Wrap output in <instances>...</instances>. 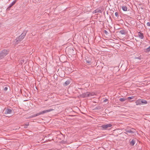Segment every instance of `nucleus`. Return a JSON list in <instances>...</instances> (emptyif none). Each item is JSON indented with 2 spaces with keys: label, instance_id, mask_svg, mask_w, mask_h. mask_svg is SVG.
Listing matches in <instances>:
<instances>
[{
  "label": "nucleus",
  "instance_id": "obj_25",
  "mask_svg": "<svg viewBox=\"0 0 150 150\" xmlns=\"http://www.w3.org/2000/svg\"><path fill=\"white\" fill-rule=\"evenodd\" d=\"M86 62H87V63H88V64H90L91 63V62L89 61H87Z\"/></svg>",
  "mask_w": 150,
  "mask_h": 150
},
{
  "label": "nucleus",
  "instance_id": "obj_14",
  "mask_svg": "<svg viewBox=\"0 0 150 150\" xmlns=\"http://www.w3.org/2000/svg\"><path fill=\"white\" fill-rule=\"evenodd\" d=\"M141 102H142V104H146L147 103V101L144 99H141Z\"/></svg>",
  "mask_w": 150,
  "mask_h": 150
},
{
  "label": "nucleus",
  "instance_id": "obj_6",
  "mask_svg": "<svg viewBox=\"0 0 150 150\" xmlns=\"http://www.w3.org/2000/svg\"><path fill=\"white\" fill-rule=\"evenodd\" d=\"M112 126L111 124H108L106 125H103L101 126L102 129H105L109 127H111Z\"/></svg>",
  "mask_w": 150,
  "mask_h": 150
},
{
  "label": "nucleus",
  "instance_id": "obj_16",
  "mask_svg": "<svg viewBox=\"0 0 150 150\" xmlns=\"http://www.w3.org/2000/svg\"><path fill=\"white\" fill-rule=\"evenodd\" d=\"M127 99L125 98H120L119 99V100L121 102H124Z\"/></svg>",
  "mask_w": 150,
  "mask_h": 150
},
{
  "label": "nucleus",
  "instance_id": "obj_28",
  "mask_svg": "<svg viewBox=\"0 0 150 150\" xmlns=\"http://www.w3.org/2000/svg\"><path fill=\"white\" fill-rule=\"evenodd\" d=\"M126 134H128L127 133H126Z\"/></svg>",
  "mask_w": 150,
  "mask_h": 150
},
{
  "label": "nucleus",
  "instance_id": "obj_9",
  "mask_svg": "<svg viewBox=\"0 0 150 150\" xmlns=\"http://www.w3.org/2000/svg\"><path fill=\"white\" fill-rule=\"evenodd\" d=\"M134 130H135L134 129L132 128L131 129L126 130L125 131L127 133H128H128H131H131H134V132H135Z\"/></svg>",
  "mask_w": 150,
  "mask_h": 150
},
{
  "label": "nucleus",
  "instance_id": "obj_21",
  "mask_svg": "<svg viewBox=\"0 0 150 150\" xmlns=\"http://www.w3.org/2000/svg\"><path fill=\"white\" fill-rule=\"evenodd\" d=\"M146 25L150 27V23L149 22H147L146 23Z\"/></svg>",
  "mask_w": 150,
  "mask_h": 150
},
{
  "label": "nucleus",
  "instance_id": "obj_11",
  "mask_svg": "<svg viewBox=\"0 0 150 150\" xmlns=\"http://www.w3.org/2000/svg\"><path fill=\"white\" fill-rule=\"evenodd\" d=\"M136 103L137 105L142 104L141 99H139L137 100Z\"/></svg>",
  "mask_w": 150,
  "mask_h": 150
},
{
  "label": "nucleus",
  "instance_id": "obj_2",
  "mask_svg": "<svg viewBox=\"0 0 150 150\" xmlns=\"http://www.w3.org/2000/svg\"><path fill=\"white\" fill-rule=\"evenodd\" d=\"M94 95H95V93H94L87 92L82 93L80 95V96L81 97L83 98H85L89 97L92 96H93Z\"/></svg>",
  "mask_w": 150,
  "mask_h": 150
},
{
  "label": "nucleus",
  "instance_id": "obj_1",
  "mask_svg": "<svg viewBox=\"0 0 150 150\" xmlns=\"http://www.w3.org/2000/svg\"><path fill=\"white\" fill-rule=\"evenodd\" d=\"M54 110V109H50L49 110H45L42 111L41 112L38 113L35 115H33L31 116L30 117V118H32L33 117H35V116H38V115H40L43 114H44L45 113L52 111Z\"/></svg>",
  "mask_w": 150,
  "mask_h": 150
},
{
  "label": "nucleus",
  "instance_id": "obj_4",
  "mask_svg": "<svg viewBox=\"0 0 150 150\" xmlns=\"http://www.w3.org/2000/svg\"><path fill=\"white\" fill-rule=\"evenodd\" d=\"M3 112H4V113L5 114H8L11 113L12 110L10 109L5 108Z\"/></svg>",
  "mask_w": 150,
  "mask_h": 150
},
{
  "label": "nucleus",
  "instance_id": "obj_27",
  "mask_svg": "<svg viewBox=\"0 0 150 150\" xmlns=\"http://www.w3.org/2000/svg\"><path fill=\"white\" fill-rule=\"evenodd\" d=\"M106 32H107V31H105V33H106Z\"/></svg>",
  "mask_w": 150,
  "mask_h": 150
},
{
  "label": "nucleus",
  "instance_id": "obj_7",
  "mask_svg": "<svg viewBox=\"0 0 150 150\" xmlns=\"http://www.w3.org/2000/svg\"><path fill=\"white\" fill-rule=\"evenodd\" d=\"M25 35V33H22L20 36H19L18 38L17 39V41H18V40L21 41L24 38Z\"/></svg>",
  "mask_w": 150,
  "mask_h": 150
},
{
  "label": "nucleus",
  "instance_id": "obj_19",
  "mask_svg": "<svg viewBox=\"0 0 150 150\" xmlns=\"http://www.w3.org/2000/svg\"><path fill=\"white\" fill-rule=\"evenodd\" d=\"M120 33L122 34H125V32L123 30H120Z\"/></svg>",
  "mask_w": 150,
  "mask_h": 150
},
{
  "label": "nucleus",
  "instance_id": "obj_12",
  "mask_svg": "<svg viewBox=\"0 0 150 150\" xmlns=\"http://www.w3.org/2000/svg\"><path fill=\"white\" fill-rule=\"evenodd\" d=\"M144 52L146 53H148L150 51V46H149L147 48L145 49L144 50Z\"/></svg>",
  "mask_w": 150,
  "mask_h": 150
},
{
  "label": "nucleus",
  "instance_id": "obj_8",
  "mask_svg": "<svg viewBox=\"0 0 150 150\" xmlns=\"http://www.w3.org/2000/svg\"><path fill=\"white\" fill-rule=\"evenodd\" d=\"M16 2V1H13L11 4L7 8L6 11H8L10 10L11 7L13 6Z\"/></svg>",
  "mask_w": 150,
  "mask_h": 150
},
{
  "label": "nucleus",
  "instance_id": "obj_18",
  "mask_svg": "<svg viewBox=\"0 0 150 150\" xmlns=\"http://www.w3.org/2000/svg\"><path fill=\"white\" fill-rule=\"evenodd\" d=\"M28 125H29V123H26V124H25V125H22V126H23L24 128H26L27 127V126H28Z\"/></svg>",
  "mask_w": 150,
  "mask_h": 150
},
{
  "label": "nucleus",
  "instance_id": "obj_26",
  "mask_svg": "<svg viewBox=\"0 0 150 150\" xmlns=\"http://www.w3.org/2000/svg\"><path fill=\"white\" fill-rule=\"evenodd\" d=\"M106 32H107V31H105V33H106Z\"/></svg>",
  "mask_w": 150,
  "mask_h": 150
},
{
  "label": "nucleus",
  "instance_id": "obj_23",
  "mask_svg": "<svg viewBox=\"0 0 150 150\" xmlns=\"http://www.w3.org/2000/svg\"><path fill=\"white\" fill-rule=\"evenodd\" d=\"M8 89V88L6 87H5L4 88V90L5 91H6Z\"/></svg>",
  "mask_w": 150,
  "mask_h": 150
},
{
  "label": "nucleus",
  "instance_id": "obj_17",
  "mask_svg": "<svg viewBox=\"0 0 150 150\" xmlns=\"http://www.w3.org/2000/svg\"><path fill=\"white\" fill-rule=\"evenodd\" d=\"M135 142L134 139H132L130 142V144L132 145H133L135 144Z\"/></svg>",
  "mask_w": 150,
  "mask_h": 150
},
{
  "label": "nucleus",
  "instance_id": "obj_10",
  "mask_svg": "<svg viewBox=\"0 0 150 150\" xmlns=\"http://www.w3.org/2000/svg\"><path fill=\"white\" fill-rule=\"evenodd\" d=\"M138 35L140 38L141 39H143L144 38V35L142 33L140 32H139L138 33Z\"/></svg>",
  "mask_w": 150,
  "mask_h": 150
},
{
  "label": "nucleus",
  "instance_id": "obj_13",
  "mask_svg": "<svg viewBox=\"0 0 150 150\" xmlns=\"http://www.w3.org/2000/svg\"><path fill=\"white\" fill-rule=\"evenodd\" d=\"M70 83V82L69 81H66L64 83V85L65 86L68 85Z\"/></svg>",
  "mask_w": 150,
  "mask_h": 150
},
{
  "label": "nucleus",
  "instance_id": "obj_3",
  "mask_svg": "<svg viewBox=\"0 0 150 150\" xmlns=\"http://www.w3.org/2000/svg\"><path fill=\"white\" fill-rule=\"evenodd\" d=\"M8 51L6 50H3L0 53V58H2L6 56L8 53Z\"/></svg>",
  "mask_w": 150,
  "mask_h": 150
},
{
  "label": "nucleus",
  "instance_id": "obj_22",
  "mask_svg": "<svg viewBox=\"0 0 150 150\" xmlns=\"http://www.w3.org/2000/svg\"><path fill=\"white\" fill-rule=\"evenodd\" d=\"M115 16L116 17L118 16V13L117 12H116L115 13Z\"/></svg>",
  "mask_w": 150,
  "mask_h": 150
},
{
  "label": "nucleus",
  "instance_id": "obj_5",
  "mask_svg": "<svg viewBox=\"0 0 150 150\" xmlns=\"http://www.w3.org/2000/svg\"><path fill=\"white\" fill-rule=\"evenodd\" d=\"M103 10V9L102 7H100L94 11L93 13H101Z\"/></svg>",
  "mask_w": 150,
  "mask_h": 150
},
{
  "label": "nucleus",
  "instance_id": "obj_20",
  "mask_svg": "<svg viewBox=\"0 0 150 150\" xmlns=\"http://www.w3.org/2000/svg\"><path fill=\"white\" fill-rule=\"evenodd\" d=\"M133 98L132 97H128L127 99L129 100H131L133 99Z\"/></svg>",
  "mask_w": 150,
  "mask_h": 150
},
{
  "label": "nucleus",
  "instance_id": "obj_24",
  "mask_svg": "<svg viewBox=\"0 0 150 150\" xmlns=\"http://www.w3.org/2000/svg\"><path fill=\"white\" fill-rule=\"evenodd\" d=\"M107 101H108V100H107V99H106L104 100V102H107Z\"/></svg>",
  "mask_w": 150,
  "mask_h": 150
},
{
  "label": "nucleus",
  "instance_id": "obj_15",
  "mask_svg": "<svg viewBox=\"0 0 150 150\" xmlns=\"http://www.w3.org/2000/svg\"><path fill=\"white\" fill-rule=\"evenodd\" d=\"M122 10L124 11H126L127 10V7L126 6H123L122 7Z\"/></svg>",
  "mask_w": 150,
  "mask_h": 150
}]
</instances>
